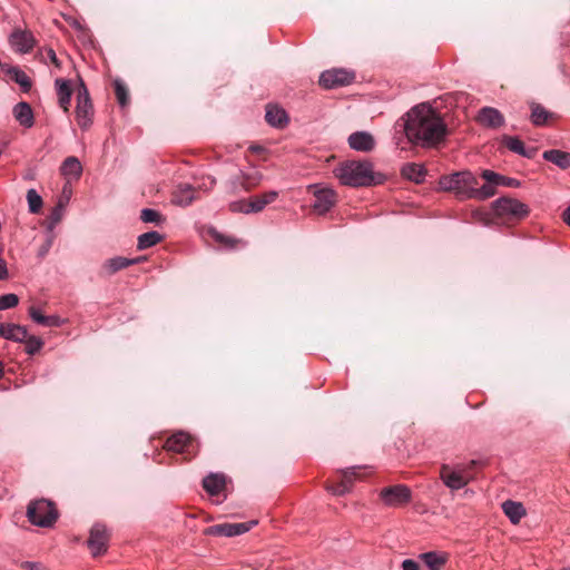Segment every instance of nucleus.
Instances as JSON below:
<instances>
[{
    "mask_svg": "<svg viewBox=\"0 0 570 570\" xmlns=\"http://www.w3.org/2000/svg\"><path fill=\"white\" fill-rule=\"evenodd\" d=\"M407 140L422 148H435L448 135V126L441 115L429 104L411 108L402 118Z\"/></svg>",
    "mask_w": 570,
    "mask_h": 570,
    "instance_id": "1",
    "label": "nucleus"
},
{
    "mask_svg": "<svg viewBox=\"0 0 570 570\" xmlns=\"http://www.w3.org/2000/svg\"><path fill=\"white\" fill-rule=\"evenodd\" d=\"M335 176L345 186L366 187L382 183V176H375L370 161H346L334 170Z\"/></svg>",
    "mask_w": 570,
    "mask_h": 570,
    "instance_id": "2",
    "label": "nucleus"
},
{
    "mask_svg": "<svg viewBox=\"0 0 570 570\" xmlns=\"http://www.w3.org/2000/svg\"><path fill=\"white\" fill-rule=\"evenodd\" d=\"M479 185L476 176L470 170L454 171L439 179V188L453 193L460 200L472 199L473 186Z\"/></svg>",
    "mask_w": 570,
    "mask_h": 570,
    "instance_id": "3",
    "label": "nucleus"
},
{
    "mask_svg": "<svg viewBox=\"0 0 570 570\" xmlns=\"http://www.w3.org/2000/svg\"><path fill=\"white\" fill-rule=\"evenodd\" d=\"M27 517L32 524L49 528L56 522L58 512L51 501L40 499L30 502L27 510Z\"/></svg>",
    "mask_w": 570,
    "mask_h": 570,
    "instance_id": "4",
    "label": "nucleus"
},
{
    "mask_svg": "<svg viewBox=\"0 0 570 570\" xmlns=\"http://www.w3.org/2000/svg\"><path fill=\"white\" fill-rule=\"evenodd\" d=\"M475 464V461H471L469 464H459L454 468L443 464L441 466L440 476L443 483L451 490L463 489L472 479V474L469 469Z\"/></svg>",
    "mask_w": 570,
    "mask_h": 570,
    "instance_id": "5",
    "label": "nucleus"
},
{
    "mask_svg": "<svg viewBox=\"0 0 570 570\" xmlns=\"http://www.w3.org/2000/svg\"><path fill=\"white\" fill-rule=\"evenodd\" d=\"M494 214L507 219H522L529 215V207L524 203L510 197H501L492 203Z\"/></svg>",
    "mask_w": 570,
    "mask_h": 570,
    "instance_id": "6",
    "label": "nucleus"
},
{
    "mask_svg": "<svg viewBox=\"0 0 570 570\" xmlns=\"http://www.w3.org/2000/svg\"><path fill=\"white\" fill-rule=\"evenodd\" d=\"M94 107L89 97V92L83 81L77 91L76 120L82 130H88L92 125Z\"/></svg>",
    "mask_w": 570,
    "mask_h": 570,
    "instance_id": "7",
    "label": "nucleus"
},
{
    "mask_svg": "<svg viewBox=\"0 0 570 570\" xmlns=\"http://www.w3.org/2000/svg\"><path fill=\"white\" fill-rule=\"evenodd\" d=\"M278 197V191L269 190L262 195L252 197L248 203L246 202H233L229 205V208L234 213H259L262 212L268 204H272Z\"/></svg>",
    "mask_w": 570,
    "mask_h": 570,
    "instance_id": "8",
    "label": "nucleus"
},
{
    "mask_svg": "<svg viewBox=\"0 0 570 570\" xmlns=\"http://www.w3.org/2000/svg\"><path fill=\"white\" fill-rule=\"evenodd\" d=\"M355 78L353 71L342 68L325 70L320 76V85L325 89H333L341 86L350 85Z\"/></svg>",
    "mask_w": 570,
    "mask_h": 570,
    "instance_id": "9",
    "label": "nucleus"
},
{
    "mask_svg": "<svg viewBox=\"0 0 570 570\" xmlns=\"http://www.w3.org/2000/svg\"><path fill=\"white\" fill-rule=\"evenodd\" d=\"M411 490L404 484L383 488L380 492V498L387 507H402L410 502Z\"/></svg>",
    "mask_w": 570,
    "mask_h": 570,
    "instance_id": "10",
    "label": "nucleus"
},
{
    "mask_svg": "<svg viewBox=\"0 0 570 570\" xmlns=\"http://www.w3.org/2000/svg\"><path fill=\"white\" fill-rule=\"evenodd\" d=\"M109 542V532L105 524L95 523L90 529L87 540L88 548L92 557H99L106 553Z\"/></svg>",
    "mask_w": 570,
    "mask_h": 570,
    "instance_id": "11",
    "label": "nucleus"
},
{
    "mask_svg": "<svg viewBox=\"0 0 570 570\" xmlns=\"http://www.w3.org/2000/svg\"><path fill=\"white\" fill-rule=\"evenodd\" d=\"M481 176L487 183L481 187H479V185L473 186L472 199L485 200L491 198L497 193L495 187L498 186V183L501 179L503 180V176L489 169L483 170Z\"/></svg>",
    "mask_w": 570,
    "mask_h": 570,
    "instance_id": "12",
    "label": "nucleus"
},
{
    "mask_svg": "<svg viewBox=\"0 0 570 570\" xmlns=\"http://www.w3.org/2000/svg\"><path fill=\"white\" fill-rule=\"evenodd\" d=\"M256 524V520L240 523H219L209 527L206 532L212 535L230 538L248 532Z\"/></svg>",
    "mask_w": 570,
    "mask_h": 570,
    "instance_id": "13",
    "label": "nucleus"
},
{
    "mask_svg": "<svg viewBox=\"0 0 570 570\" xmlns=\"http://www.w3.org/2000/svg\"><path fill=\"white\" fill-rule=\"evenodd\" d=\"M11 48L19 53H28L36 46V39L31 31L26 29H14L9 36Z\"/></svg>",
    "mask_w": 570,
    "mask_h": 570,
    "instance_id": "14",
    "label": "nucleus"
},
{
    "mask_svg": "<svg viewBox=\"0 0 570 570\" xmlns=\"http://www.w3.org/2000/svg\"><path fill=\"white\" fill-rule=\"evenodd\" d=\"M313 208L317 214H326L336 203V194L331 188L317 189L314 193Z\"/></svg>",
    "mask_w": 570,
    "mask_h": 570,
    "instance_id": "15",
    "label": "nucleus"
},
{
    "mask_svg": "<svg viewBox=\"0 0 570 570\" xmlns=\"http://www.w3.org/2000/svg\"><path fill=\"white\" fill-rule=\"evenodd\" d=\"M348 145L352 149L356 151L367 153L374 148L375 141L370 132L356 131L350 135Z\"/></svg>",
    "mask_w": 570,
    "mask_h": 570,
    "instance_id": "16",
    "label": "nucleus"
},
{
    "mask_svg": "<svg viewBox=\"0 0 570 570\" xmlns=\"http://www.w3.org/2000/svg\"><path fill=\"white\" fill-rule=\"evenodd\" d=\"M196 198V189L190 184H179L173 193V204L187 207Z\"/></svg>",
    "mask_w": 570,
    "mask_h": 570,
    "instance_id": "17",
    "label": "nucleus"
},
{
    "mask_svg": "<svg viewBox=\"0 0 570 570\" xmlns=\"http://www.w3.org/2000/svg\"><path fill=\"white\" fill-rule=\"evenodd\" d=\"M478 121L485 127L498 128L504 124V117L495 108L483 107L479 111Z\"/></svg>",
    "mask_w": 570,
    "mask_h": 570,
    "instance_id": "18",
    "label": "nucleus"
},
{
    "mask_svg": "<svg viewBox=\"0 0 570 570\" xmlns=\"http://www.w3.org/2000/svg\"><path fill=\"white\" fill-rule=\"evenodd\" d=\"M12 114L14 119L19 122L23 128H31L35 125V117L31 106L26 101L18 102L13 109Z\"/></svg>",
    "mask_w": 570,
    "mask_h": 570,
    "instance_id": "19",
    "label": "nucleus"
},
{
    "mask_svg": "<svg viewBox=\"0 0 570 570\" xmlns=\"http://www.w3.org/2000/svg\"><path fill=\"white\" fill-rule=\"evenodd\" d=\"M355 466L347 468L342 473V480L338 483L332 484L327 487V490L332 492L334 495H344L348 493L353 485V476L356 474Z\"/></svg>",
    "mask_w": 570,
    "mask_h": 570,
    "instance_id": "20",
    "label": "nucleus"
},
{
    "mask_svg": "<svg viewBox=\"0 0 570 570\" xmlns=\"http://www.w3.org/2000/svg\"><path fill=\"white\" fill-rule=\"evenodd\" d=\"M60 174L70 180H78L82 174V165L75 156L67 157L60 167Z\"/></svg>",
    "mask_w": 570,
    "mask_h": 570,
    "instance_id": "21",
    "label": "nucleus"
},
{
    "mask_svg": "<svg viewBox=\"0 0 570 570\" xmlns=\"http://www.w3.org/2000/svg\"><path fill=\"white\" fill-rule=\"evenodd\" d=\"M265 119L271 126L275 128H283L288 122V116L286 111L277 105H267Z\"/></svg>",
    "mask_w": 570,
    "mask_h": 570,
    "instance_id": "22",
    "label": "nucleus"
},
{
    "mask_svg": "<svg viewBox=\"0 0 570 570\" xmlns=\"http://www.w3.org/2000/svg\"><path fill=\"white\" fill-rule=\"evenodd\" d=\"M502 141L509 150L517 155L525 158H532L535 155L537 149L525 148L522 140H520L518 137L503 136Z\"/></svg>",
    "mask_w": 570,
    "mask_h": 570,
    "instance_id": "23",
    "label": "nucleus"
},
{
    "mask_svg": "<svg viewBox=\"0 0 570 570\" xmlns=\"http://www.w3.org/2000/svg\"><path fill=\"white\" fill-rule=\"evenodd\" d=\"M226 484L224 474L210 473L203 480V487L210 495L219 494Z\"/></svg>",
    "mask_w": 570,
    "mask_h": 570,
    "instance_id": "24",
    "label": "nucleus"
},
{
    "mask_svg": "<svg viewBox=\"0 0 570 570\" xmlns=\"http://www.w3.org/2000/svg\"><path fill=\"white\" fill-rule=\"evenodd\" d=\"M401 175L411 181L420 184L425 178L426 169L423 165L407 163L402 167Z\"/></svg>",
    "mask_w": 570,
    "mask_h": 570,
    "instance_id": "25",
    "label": "nucleus"
},
{
    "mask_svg": "<svg viewBox=\"0 0 570 570\" xmlns=\"http://www.w3.org/2000/svg\"><path fill=\"white\" fill-rule=\"evenodd\" d=\"M190 443V436L179 431L167 439L165 448L171 452H184Z\"/></svg>",
    "mask_w": 570,
    "mask_h": 570,
    "instance_id": "26",
    "label": "nucleus"
},
{
    "mask_svg": "<svg viewBox=\"0 0 570 570\" xmlns=\"http://www.w3.org/2000/svg\"><path fill=\"white\" fill-rule=\"evenodd\" d=\"M543 159L550 161L561 169L570 167V153L560 149L546 150L542 155Z\"/></svg>",
    "mask_w": 570,
    "mask_h": 570,
    "instance_id": "27",
    "label": "nucleus"
},
{
    "mask_svg": "<svg viewBox=\"0 0 570 570\" xmlns=\"http://www.w3.org/2000/svg\"><path fill=\"white\" fill-rule=\"evenodd\" d=\"M502 510L509 520L517 524L525 515V509L522 503L512 500H507L502 503Z\"/></svg>",
    "mask_w": 570,
    "mask_h": 570,
    "instance_id": "28",
    "label": "nucleus"
},
{
    "mask_svg": "<svg viewBox=\"0 0 570 570\" xmlns=\"http://www.w3.org/2000/svg\"><path fill=\"white\" fill-rule=\"evenodd\" d=\"M30 318L42 326L47 327H58L61 325V320L59 316L50 315L46 316L41 313V311L35 306H31L28 311Z\"/></svg>",
    "mask_w": 570,
    "mask_h": 570,
    "instance_id": "29",
    "label": "nucleus"
},
{
    "mask_svg": "<svg viewBox=\"0 0 570 570\" xmlns=\"http://www.w3.org/2000/svg\"><path fill=\"white\" fill-rule=\"evenodd\" d=\"M264 179V175L256 167L250 166L242 171V184L246 190L257 187Z\"/></svg>",
    "mask_w": 570,
    "mask_h": 570,
    "instance_id": "30",
    "label": "nucleus"
},
{
    "mask_svg": "<svg viewBox=\"0 0 570 570\" xmlns=\"http://www.w3.org/2000/svg\"><path fill=\"white\" fill-rule=\"evenodd\" d=\"M56 88H57V96H58V102L59 106L65 110L68 111L70 99H71V88L70 82L66 79H56Z\"/></svg>",
    "mask_w": 570,
    "mask_h": 570,
    "instance_id": "31",
    "label": "nucleus"
},
{
    "mask_svg": "<svg viewBox=\"0 0 570 570\" xmlns=\"http://www.w3.org/2000/svg\"><path fill=\"white\" fill-rule=\"evenodd\" d=\"M131 265H134V262L129 261V258L116 256L105 261V263L101 266V269L105 275L110 276L117 273L118 271L124 269Z\"/></svg>",
    "mask_w": 570,
    "mask_h": 570,
    "instance_id": "32",
    "label": "nucleus"
},
{
    "mask_svg": "<svg viewBox=\"0 0 570 570\" xmlns=\"http://www.w3.org/2000/svg\"><path fill=\"white\" fill-rule=\"evenodd\" d=\"M420 559L428 567L429 570H441L446 562V557L434 551L425 552L420 556Z\"/></svg>",
    "mask_w": 570,
    "mask_h": 570,
    "instance_id": "33",
    "label": "nucleus"
},
{
    "mask_svg": "<svg viewBox=\"0 0 570 570\" xmlns=\"http://www.w3.org/2000/svg\"><path fill=\"white\" fill-rule=\"evenodd\" d=\"M163 236L156 230L144 233L138 237L137 248L140 250L147 249L157 245Z\"/></svg>",
    "mask_w": 570,
    "mask_h": 570,
    "instance_id": "34",
    "label": "nucleus"
},
{
    "mask_svg": "<svg viewBox=\"0 0 570 570\" xmlns=\"http://www.w3.org/2000/svg\"><path fill=\"white\" fill-rule=\"evenodd\" d=\"M27 332L28 330L24 326L8 323L6 340L20 343L23 340H27Z\"/></svg>",
    "mask_w": 570,
    "mask_h": 570,
    "instance_id": "35",
    "label": "nucleus"
},
{
    "mask_svg": "<svg viewBox=\"0 0 570 570\" xmlns=\"http://www.w3.org/2000/svg\"><path fill=\"white\" fill-rule=\"evenodd\" d=\"M8 73L11 75L14 82H17L24 91H28L31 88V80L28 75L17 67H11L8 69Z\"/></svg>",
    "mask_w": 570,
    "mask_h": 570,
    "instance_id": "36",
    "label": "nucleus"
},
{
    "mask_svg": "<svg viewBox=\"0 0 570 570\" xmlns=\"http://www.w3.org/2000/svg\"><path fill=\"white\" fill-rule=\"evenodd\" d=\"M65 205L62 200H59V203L52 208L47 223V229L49 232H52L55 227L59 224L63 216Z\"/></svg>",
    "mask_w": 570,
    "mask_h": 570,
    "instance_id": "37",
    "label": "nucleus"
},
{
    "mask_svg": "<svg viewBox=\"0 0 570 570\" xmlns=\"http://www.w3.org/2000/svg\"><path fill=\"white\" fill-rule=\"evenodd\" d=\"M27 202L28 209L31 214H38L43 205L41 196L33 188L27 191Z\"/></svg>",
    "mask_w": 570,
    "mask_h": 570,
    "instance_id": "38",
    "label": "nucleus"
},
{
    "mask_svg": "<svg viewBox=\"0 0 570 570\" xmlns=\"http://www.w3.org/2000/svg\"><path fill=\"white\" fill-rule=\"evenodd\" d=\"M21 343H24L26 353L29 355L36 354L43 346V341L40 337L29 335L28 333L27 340H23Z\"/></svg>",
    "mask_w": 570,
    "mask_h": 570,
    "instance_id": "39",
    "label": "nucleus"
},
{
    "mask_svg": "<svg viewBox=\"0 0 570 570\" xmlns=\"http://www.w3.org/2000/svg\"><path fill=\"white\" fill-rule=\"evenodd\" d=\"M140 219L144 223H153L155 225H161L165 222L161 214L151 208H144L140 213Z\"/></svg>",
    "mask_w": 570,
    "mask_h": 570,
    "instance_id": "40",
    "label": "nucleus"
},
{
    "mask_svg": "<svg viewBox=\"0 0 570 570\" xmlns=\"http://www.w3.org/2000/svg\"><path fill=\"white\" fill-rule=\"evenodd\" d=\"M548 111L541 107L540 105H533L532 106V112H531V121L535 126H542L548 120Z\"/></svg>",
    "mask_w": 570,
    "mask_h": 570,
    "instance_id": "41",
    "label": "nucleus"
},
{
    "mask_svg": "<svg viewBox=\"0 0 570 570\" xmlns=\"http://www.w3.org/2000/svg\"><path fill=\"white\" fill-rule=\"evenodd\" d=\"M114 86H115V94H116L118 104L121 107L127 106V104H128V90H127L126 86L120 80H118V79L114 81Z\"/></svg>",
    "mask_w": 570,
    "mask_h": 570,
    "instance_id": "42",
    "label": "nucleus"
},
{
    "mask_svg": "<svg viewBox=\"0 0 570 570\" xmlns=\"http://www.w3.org/2000/svg\"><path fill=\"white\" fill-rule=\"evenodd\" d=\"M19 303V297L16 294H4L0 296V311L16 307Z\"/></svg>",
    "mask_w": 570,
    "mask_h": 570,
    "instance_id": "43",
    "label": "nucleus"
},
{
    "mask_svg": "<svg viewBox=\"0 0 570 570\" xmlns=\"http://www.w3.org/2000/svg\"><path fill=\"white\" fill-rule=\"evenodd\" d=\"M213 237L220 244H224L225 246L227 247H233L234 246V240L229 237H226L222 234H219L218 232H213Z\"/></svg>",
    "mask_w": 570,
    "mask_h": 570,
    "instance_id": "44",
    "label": "nucleus"
},
{
    "mask_svg": "<svg viewBox=\"0 0 570 570\" xmlns=\"http://www.w3.org/2000/svg\"><path fill=\"white\" fill-rule=\"evenodd\" d=\"M24 570H46L42 563L33 561H24L21 564Z\"/></svg>",
    "mask_w": 570,
    "mask_h": 570,
    "instance_id": "45",
    "label": "nucleus"
},
{
    "mask_svg": "<svg viewBox=\"0 0 570 570\" xmlns=\"http://www.w3.org/2000/svg\"><path fill=\"white\" fill-rule=\"evenodd\" d=\"M402 569L403 570H420V566L415 560L405 559L402 562Z\"/></svg>",
    "mask_w": 570,
    "mask_h": 570,
    "instance_id": "46",
    "label": "nucleus"
},
{
    "mask_svg": "<svg viewBox=\"0 0 570 570\" xmlns=\"http://www.w3.org/2000/svg\"><path fill=\"white\" fill-rule=\"evenodd\" d=\"M51 246H52V237H49V238L47 239L46 244H43V245L40 247V249H39V252H38V256H39V257H41V258H42V257H45V256L48 254V252H49V249L51 248Z\"/></svg>",
    "mask_w": 570,
    "mask_h": 570,
    "instance_id": "47",
    "label": "nucleus"
},
{
    "mask_svg": "<svg viewBox=\"0 0 570 570\" xmlns=\"http://www.w3.org/2000/svg\"><path fill=\"white\" fill-rule=\"evenodd\" d=\"M498 185H503V186H508V187H518L519 186V181L515 180L514 178H508V177H504L503 176V180L501 179Z\"/></svg>",
    "mask_w": 570,
    "mask_h": 570,
    "instance_id": "48",
    "label": "nucleus"
},
{
    "mask_svg": "<svg viewBox=\"0 0 570 570\" xmlns=\"http://www.w3.org/2000/svg\"><path fill=\"white\" fill-rule=\"evenodd\" d=\"M48 57H49V59L51 60V62H52V63H55L57 67H59V66H60L59 60H58V58H57V55H56V52H55L52 49H50V50L48 51Z\"/></svg>",
    "mask_w": 570,
    "mask_h": 570,
    "instance_id": "49",
    "label": "nucleus"
},
{
    "mask_svg": "<svg viewBox=\"0 0 570 570\" xmlns=\"http://www.w3.org/2000/svg\"><path fill=\"white\" fill-rule=\"evenodd\" d=\"M563 220L570 226V206L563 212Z\"/></svg>",
    "mask_w": 570,
    "mask_h": 570,
    "instance_id": "50",
    "label": "nucleus"
},
{
    "mask_svg": "<svg viewBox=\"0 0 570 570\" xmlns=\"http://www.w3.org/2000/svg\"><path fill=\"white\" fill-rule=\"evenodd\" d=\"M7 326L8 324H4V323H0V336L6 338V335H7Z\"/></svg>",
    "mask_w": 570,
    "mask_h": 570,
    "instance_id": "51",
    "label": "nucleus"
},
{
    "mask_svg": "<svg viewBox=\"0 0 570 570\" xmlns=\"http://www.w3.org/2000/svg\"><path fill=\"white\" fill-rule=\"evenodd\" d=\"M63 195L66 196V200L68 202L69 197H70V194H71V190L70 189H67V187H63Z\"/></svg>",
    "mask_w": 570,
    "mask_h": 570,
    "instance_id": "52",
    "label": "nucleus"
},
{
    "mask_svg": "<svg viewBox=\"0 0 570 570\" xmlns=\"http://www.w3.org/2000/svg\"><path fill=\"white\" fill-rule=\"evenodd\" d=\"M129 261H132V262H134V265H135V264H138V263L142 262V261H144V257L129 258Z\"/></svg>",
    "mask_w": 570,
    "mask_h": 570,
    "instance_id": "53",
    "label": "nucleus"
},
{
    "mask_svg": "<svg viewBox=\"0 0 570 570\" xmlns=\"http://www.w3.org/2000/svg\"><path fill=\"white\" fill-rule=\"evenodd\" d=\"M208 180H209V187L208 188H212L215 185V179L209 177Z\"/></svg>",
    "mask_w": 570,
    "mask_h": 570,
    "instance_id": "54",
    "label": "nucleus"
},
{
    "mask_svg": "<svg viewBox=\"0 0 570 570\" xmlns=\"http://www.w3.org/2000/svg\"><path fill=\"white\" fill-rule=\"evenodd\" d=\"M3 375V365L2 363L0 362V377Z\"/></svg>",
    "mask_w": 570,
    "mask_h": 570,
    "instance_id": "55",
    "label": "nucleus"
},
{
    "mask_svg": "<svg viewBox=\"0 0 570 570\" xmlns=\"http://www.w3.org/2000/svg\"><path fill=\"white\" fill-rule=\"evenodd\" d=\"M252 150H254V151H259V150H261V147H252Z\"/></svg>",
    "mask_w": 570,
    "mask_h": 570,
    "instance_id": "56",
    "label": "nucleus"
},
{
    "mask_svg": "<svg viewBox=\"0 0 570 570\" xmlns=\"http://www.w3.org/2000/svg\"><path fill=\"white\" fill-rule=\"evenodd\" d=\"M562 570H570V569H562Z\"/></svg>",
    "mask_w": 570,
    "mask_h": 570,
    "instance_id": "57",
    "label": "nucleus"
}]
</instances>
